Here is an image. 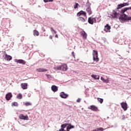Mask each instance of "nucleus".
I'll list each match as a JSON object with an SVG mask.
<instances>
[{"instance_id":"f257e3e1","label":"nucleus","mask_w":131,"mask_h":131,"mask_svg":"<svg viewBox=\"0 0 131 131\" xmlns=\"http://www.w3.org/2000/svg\"><path fill=\"white\" fill-rule=\"evenodd\" d=\"M125 13V11L121 10L119 20L121 23H124V22H126V21H130L131 20V16H128V15H126Z\"/></svg>"},{"instance_id":"f03ea898","label":"nucleus","mask_w":131,"mask_h":131,"mask_svg":"<svg viewBox=\"0 0 131 131\" xmlns=\"http://www.w3.org/2000/svg\"><path fill=\"white\" fill-rule=\"evenodd\" d=\"M54 68L55 70H62V71H67V70H68V68L66 64L55 67Z\"/></svg>"},{"instance_id":"7ed1b4c3","label":"nucleus","mask_w":131,"mask_h":131,"mask_svg":"<svg viewBox=\"0 0 131 131\" xmlns=\"http://www.w3.org/2000/svg\"><path fill=\"white\" fill-rule=\"evenodd\" d=\"M93 61L94 62H99L100 59L98 57V51L93 50Z\"/></svg>"},{"instance_id":"20e7f679","label":"nucleus","mask_w":131,"mask_h":131,"mask_svg":"<svg viewBox=\"0 0 131 131\" xmlns=\"http://www.w3.org/2000/svg\"><path fill=\"white\" fill-rule=\"evenodd\" d=\"M110 16H111L113 19H115L116 18H118V17L120 16V13H119L118 12H117L114 10H113L112 14H110Z\"/></svg>"},{"instance_id":"39448f33","label":"nucleus","mask_w":131,"mask_h":131,"mask_svg":"<svg viewBox=\"0 0 131 131\" xmlns=\"http://www.w3.org/2000/svg\"><path fill=\"white\" fill-rule=\"evenodd\" d=\"M88 22L89 24L93 25L94 23H97V19H96V18L91 16L88 18Z\"/></svg>"},{"instance_id":"423d86ee","label":"nucleus","mask_w":131,"mask_h":131,"mask_svg":"<svg viewBox=\"0 0 131 131\" xmlns=\"http://www.w3.org/2000/svg\"><path fill=\"white\" fill-rule=\"evenodd\" d=\"M59 96L60 98H61V99H67V98L69 97V95L65 93L64 92H61L60 93Z\"/></svg>"},{"instance_id":"0eeeda50","label":"nucleus","mask_w":131,"mask_h":131,"mask_svg":"<svg viewBox=\"0 0 131 131\" xmlns=\"http://www.w3.org/2000/svg\"><path fill=\"white\" fill-rule=\"evenodd\" d=\"M18 117L21 120H28L29 119L28 115H24L23 114H20Z\"/></svg>"},{"instance_id":"6e6552de","label":"nucleus","mask_w":131,"mask_h":131,"mask_svg":"<svg viewBox=\"0 0 131 131\" xmlns=\"http://www.w3.org/2000/svg\"><path fill=\"white\" fill-rule=\"evenodd\" d=\"M84 16V17H86V12L85 11H83V10H81L77 13V17H80V16Z\"/></svg>"},{"instance_id":"1a4fd4ad","label":"nucleus","mask_w":131,"mask_h":131,"mask_svg":"<svg viewBox=\"0 0 131 131\" xmlns=\"http://www.w3.org/2000/svg\"><path fill=\"white\" fill-rule=\"evenodd\" d=\"M14 62H15L16 63H17L18 64H22V65H25V64H26V62L25 61V60H24L23 59H15L14 60Z\"/></svg>"},{"instance_id":"9d476101","label":"nucleus","mask_w":131,"mask_h":131,"mask_svg":"<svg viewBox=\"0 0 131 131\" xmlns=\"http://www.w3.org/2000/svg\"><path fill=\"white\" fill-rule=\"evenodd\" d=\"M13 97V95L12 94V93L9 92L8 93L6 96H5V99L7 101H10L11 99H12V97Z\"/></svg>"},{"instance_id":"9b49d317","label":"nucleus","mask_w":131,"mask_h":131,"mask_svg":"<svg viewBox=\"0 0 131 131\" xmlns=\"http://www.w3.org/2000/svg\"><path fill=\"white\" fill-rule=\"evenodd\" d=\"M121 107H122L124 111H126V110H127V103L124 102H121Z\"/></svg>"},{"instance_id":"f8f14e48","label":"nucleus","mask_w":131,"mask_h":131,"mask_svg":"<svg viewBox=\"0 0 131 131\" xmlns=\"http://www.w3.org/2000/svg\"><path fill=\"white\" fill-rule=\"evenodd\" d=\"M111 29V26L109 25V24H107L104 26V31H105V32H110L111 31L110 30Z\"/></svg>"},{"instance_id":"ddd939ff","label":"nucleus","mask_w":131,"mask_h":131,"mask_svg":"<svg viewBox=\"0 0 131 131\" xmlns=\"http://www.w3.org/2000/svg\"><path fill=\"white\" fill-rule=\"evenodd\" d=\"M80 33L81 36H82V38H83L84 39H86V37L88 36V34H86L85 31H81L80 32Z\"/></svg>"},{"instance_id":"4468645a","label":"nucleus","mask_w":131,"mask_h":131,"mask_svg":"<svg viewBox=\"0 0 131 131\" xmlns=\"http://www.w3.org/2000/svg\"><path fill=\"white\" fill-rule=\"evenodd\" d=\"M68 125V123H63L61 125V128L59 129V131H66L64 128L67 127V126Z\"/></svg>"},{"instance_id":"2eb2a0df","label":"nucleus","mask_w":131,"mask_h":131,"mask_svg":"<svg viewBox=\"0 0 131 131\" xmlns=\"http://www.w3.org/2000/svg\"><path fill=\"white\" fill-rule=\"evenodd\" d=\"M89 109H90L91 110H92V111H95L97 112L98 110H99L98 109V107L94 105H91L90 107H88Z\"/></svg>"},{"instance_id":"dca6fc26","label":"nucleus","mask_w":131,"mask_h":131,"mask_svg":"<svg viewBox=\"0 0 131 131\" xmlns=\"http://www.w3.org/2000/svg\"><path fill=\"white\" fill-rule=\"evenodd\" d=\"M4 59L6 60V61H11V60H12V59H13V57H12V56L11 55H9L8 54H7V53H6L5 54V57L4 58Z\"/></svg>"},{"instance_id":"f3484780","label":"nucleus","mask_w":131,"mask_h":131,"mask_svg":"<svg viewBox=\"0 0 131 131\" xmlns=\"http://www.w3.org/2000/svg\"><path fill=\"white\" fill-rule=\"evenodd\" d=\"M120 5L119 4H118L117 8H116L114 10L116 11L117 13H118L119 14H120V12L121 10H122V8L120 7Z\"/></svg>"},{"instance_id":"a211bd4d","label":"nucleus","mask_w":131,"mask_h":131,"mask_svg":"<svg viewBox=\"0 0 131 131\" xmlns=\"http://www.w3.org/2000/svg\"><path fill=\"white\" fill-rule=\"evenodd\" d=\"M51 91H52V92H54V93L58 92V86L56 85H52L51 86Z\"/></svg>"},{"instance_id":"6ab92c4d","label":"nucleus","mask_w":131,"mask_h":131,"mask_svg":"<svg viewBox=\"0 0 131 131\" xmlns=\"http://www.w3.org/2000/svg\"><path fill=\"white\" fill-rule=\"evenodd\" d=\"M100 79L105 83H109V81H110V80H109V78H107L106 79H105L104 77H101Z\"/></svg>"},{"instance_id":"aec40b11","label":"nucleus","mask_w":131,"mask_h":131,"mask_svg":"<svg viewBox=\"0 0 131 131\" xmlns=\"http://www.w3.org/2000/svg\"><path fill=\"white\" fill-rule=\"evenodd\" d=\"M28 84L27 83H23L20 84L21 88L23 90H27Z\"/></svg>"},{"instance_id":"412c9836","label":"nucleus","mask_w":131,"mask_h":131,"mask_svg":"<svg viewBox=\"0 0 131 131\" xmlns=\"http://www.w3.org/2000/svg\"><path fill=\"white\" fill-rule=\"evenodd\" d=\"M119 5H120V8H124V7L129 6V3H121Z\"/></svg>"},{"instance_id":"4be33fe9","label":"nucleus","mask_w":131,"mask_h":131,"mask_svg":"<svg viewBox=\"0 0 131 131\" xmlns=\"http://www.w3.org/2000/svg\"><path fill=\"white\" fill-rule=\"evenodd\" d=\"M86 11L89 15L93 14V11H92V8L91 7H86Z\"/></svg>"},{"instance_id":"5701e85b","label":"nucleus","mask_w":131,"mask_h":131,"mask_svg":"<svg viewBox=\"0 0 131 131\" xmlns=\"http://www.w3.org/2000/svg\"><path fill=\"white\" fill-rule=\"evenodd\" d=\"M91 77L93 78V79H100V76L99 75L92 74L91 75Z\"/></svg>"},{"instance_id":"b1692460","label":"nucleus","mask_w":131,"mask_h":131,"mask_svg":"<svg viewBox=\"0 0 131 131\" xmlns=\"http://www.w3.org/2000/svg\"><path fill=\"white\" fill-rule=\"evenodd\" d=\"M37 71H38V72H46L48 71V70L46 69L39 68L37 69Z\"/></svg>"},{"instance_id":"393cba45","label":"nucleus","mask_w":131,"mask_h":131,"mask_svg":"<svg viewBox=\"0 0 131 131\" xmlns=\"http://www.w3.org/2000/svg\"><path fill=\"white\" fill-rule=\"evenodd\" d=\"M33 34H34V36H35V35L36 36H38V35H39V32H38V31H37L36 30H34Z\"/></svg>"},{"instance_id":"a878e982","label":"nucleus","mask_w":131,"mask_h":131,"mask_svg":"<svg viewBox=\"0 0 131 131\" xmlns=\"http://www.w3.org/2000/svg\"><path fill=\"white\" fill-rule=\"evenodd\" d=\"M78 21H81V22H85V19H84V18H83L81 16L78 17Z\"/></svg>"},{"instance_id":"bb28decb","label":"nucleus","mask_w":131,"mask_h":131,"mask_svg":"<svg viewBox=\"0 0 131 131\" xmlns=\"http://www.w3.org/2000/svg\"><path fill=\"white\" fill-rule=\"evenodd\" d=\"M22 98H23L22 94L19 93L18 94H17L16 96L17 99H18V100H21Z\"/></svg>"},{"instance_id":"cd10ccee","label":"nucleus","mask_w":131,"mask_h":131,"mask_svg":"<svg viewBox=\"0 0 131 131\" xmlns=\"http://www.w3.org/2000/svg\"><path fill=\"white\" fill-rule=\"evenodd\" d=\"M97 101L99 102L100 104H103V102H104V99L103 98H97Z\"/></svg>"},{"instance_id":"c85d7f7f","label":"nucleus","mask_w":131,"mask_h":131,"mask_svg":"<svg viewBox=\"0 0 131 131\" xmlns=\"http://www.w3.org/2000/svg\"><path fill=\"white\" fill-rule=\"evenodd\" d=\"M11 106H14V107H18V104L17 102H13L11 104Z\"/></svg>"},{"instance_id":"c756f323","label":"nucleus","mask_w":131,"mask_h":131,"mask_svg":"<svg viewBox=\"0 0 131 131\" xmlns=\"http://www.w3.org/2000/svg\"><path fill=\"white\" fill-rule=\"evenodd\" d=\"M86 6L87 7V8H91V6H92V4L90 3V2L89 1V0H88L86 3Z\"/></svg>"},{"instance_id":"7c9ffc66","label":"nucleus","mask_w":131,"mask_h":131,"mask_svg":"<svg viewBox=\"0 0 131 131\" xmlns=\"http://www.w3.org/2000/svg\"><path fill=\"white\" fill-rule=\"evenodd\" d=\"M23 103L27 107L28 106H31V103H30V102H26V103H24V102Z\"/></svg>"},{"instance_id":"2f4dec72","label":"nucleus","mask_w":131,"mask_h":131,"mask_svg":"<svg viewBox=\"0 0 131 131\" xmlns=\"http://www.w3.org/2000/svg\"><path fill=\"white\" fill-rule=\"evenodd\" d=\"M68 125L71 129H72V128H74L75 127L74 125H72L71 123H68Z\"/></svg>"},{"instance_id":"473e14b6","label":"nucleus","mask_w":131,"mask_h":131,"mask_svg":"<svg viewBox=\"0 0 131 131\" xmlns=\"http://www.w3.org/2000/svg\"><path fill=\"white\" fill-rule=\"evenodd\" d=\"M79 4L77 3H76L74 5V9H78V6Z\"/></svg>"},{"instance_id":"72a5a7b5","label":"nucleus","mask_w":131,"mask_h":131,"mask_svg":"<svg viewBox=\"0 0 131 131\" xmlns=\"http://www.w3.org/2000/svg\"><path fill=\"white\" fill-rule=\"evenodd\" d=\"M52 2H54V0H43L44 3H52Z\"/></svg>"},{"instance_id":"f704fd0d","label":"nucleus","mask_w":131,"mask_h":131,"mask_svg":"<svg viewBox=\"0 0 131 131\" xmlns=\"http://www.w3.org/2000/svg\"><path fill=\"white\" fill-rule=\"evenodd\" d=\"M95 18V19H97V22L99 23V22H100L101 21V19H100V18H101V16H99L98 17H94Z\"/></svg>"},{"instance_id":"c9c22d12","label":"nucleus","mask_w":131,"mask_h":131,"mask_svg":"<svg viewBox=\"0 0 131 131\" xmlns=\"http://www.w3.org/2000/svg\"><path fill=\"white\" fill-rule=\"evenodd\" d=\"M47 78H49V79H50V78H52V77H53V76L49 75V74H46V75Z\"/></svg>"},{"instance_id":"e433bc0d","label":"nucleus","mask_w":131,"mask_h":131,"mask_svg":"<svg viewBox=\"0 0 131 131\" xmlns=\"http://www.w3.org/2000/svg\"><path fill=\"white\" fill-rule=\"evenodd\" d=\"M104 128L103 127H99V128H97V130H100V131H103L104 130Z\"/></svg>"},{"instance_id":"4c0bfd02","label":"nucleus","mask_w":131,"mask_h":131,"mask_svg":"<svg viewBox=\"0 0 131 131\" xmlns=\"http://www.w3.org/2000/svg\"><path fill=\"white\" fill-rule=\"evenodd\" d=\"M77 103H80V102H81V99L80 98H78V99H77L76 100Z\"/></svg>"},{"instance_id":"58836bf2","label":"nucleus","mask_w":131,"mask_h":131,"mask_svg":"<svg viewBox=\"0 0 131 131\" xmlns=\"http://www.w3.org/2000/svg\"><path fill=\"white\" fill-rule=\"evenodd\" d=\"M126 118V117H125V116H124V115H123L122 116V120H124V119H125Z\"/></svg>"},{"instance_id":"ea45409f","label":"nucleus","mask_w":131,"mask_h":131,"mask_svg":"<svg viewBox=\"0 0 131 131\" xmlns=\"http://www.w3.org/2000/svg\"><path fill=\"white\" fill-rule=\"evenodd\" d=\"M101 38H102V40H103L104 41V42H105V41H106V40H107V39H106V38H105V37H102Z\"/></svg>"},{"instance_id":"a19ab883","label":"nucleus","mask_w":131,"mask_h":131,"mask_svg":"<svg viewBox=\"0 0 131 131\" xmlns=\"http://www.w3.org/2000/svg\"><path fill=\"white\" fill-rule=\"evenodd\" d=\"M72 56H73L74 58H75V55H74V52L73 51L72 52Z\"/></svg>"},{"instance_id":"79ce46f5","label":"nucleus","mask_w":131,"mask_h":131,"mask_svg":"<svg viewBox=\"0 0 131 131\" xmlns=\"http://www.w3.org/2000/svg\"><path fill=\"white\" fill-rule=\"evenodd\" d=\"M41 30H42L43 31V32H45V31H46V29H45V28H43V27L41 28Z\"/></svg>"},{"instance_id":"37998d69","label":"nucleus","mask_w":131,"mask_h":131,"mask_svg":"<svg viewBox=\"0 0 131 131\" xmlns=\"http://www.w3.org/2000/svg\"><path fill=\"white\" fill-rule=\"evenodd\" d=\"M50 29H51V31H52V32L53 31V32H54V31H55V30L54 29V28H53L52 27H51V28H50Z\"/></svg>"},{"instance_id":"c03bdc74","label":"nucleus","mask_w":131,"mask_h":131,"mask_svg":"<svg viewBox=\"0 0 131 131\" xmlns=\"http://www.w3.org/2000/svg\"><path fill=\"white\" fill-rule=\"evenodd\" d=\"M49 38H50V39H53V36H52L51 35H50L49 36Z\"/></svg>"},{"instance_id":"a18cd8bd","label":"nucleus","mask_w":131,"mask_h":131,"mask_svg":"<svg viewBox=\"0 0 131 131\" xmlns=\"http://www.w3.org/2000/svg\"><path fill=\"white\" fill-rule=\"evenodd\" d=\"M31 96V94H28V97H30Z\"/></svg>"},{"instance_id":"49530a36","label":"nucleus","mask_w":131,"mask_h":131,"mask_svg":"<svg viewBox=\"0 0 131 131\" xmlns=\"http://www.w3.org/2000/svg\"><path fill=\"white\" fill-rule=\"evenodd\" d=\"M55 37H56L57 38H58V34H56V35H55Z\"/></svg>"},{"instance_id":"de8ad7c7","label":"nucleus","mask_w":131,"mask_h":131,"mask_svg":"<svg viewBox=\"0 0 131 131\" xmlns=\"http://www.w3.org/2000/svg\"><path fill=\"white\" fill-rule=\"evenodd\" d=\"M54 33H55V34H56L57 33V31H56L55 30L54 31Z\"/></svg>"},{"instance_id":"09e8293b","label":"nucleus","mask_w":131,"mask_h":131,"mask_svg":"<svg viewBox=\"0 0 131 131\" xmlns=\"http://www.w3.org/2000/svg\"><path fill=\"white\" fill-rule=\"evenodd\" d=\"M92 131H98L97 129H93Z\"/></svg>"},{"instance_id":"8fccbe9b","label":"nucleus","mask_w":131,"mask_h":131,"mask_svg":"<svg viewBox=\"0 0 131 131\" xmlns=\"http://www.w3.org/2000/svg\"><path fill=\"white\" fill-rule=\"evenodd\" d=\"M29 1L30 2H33V0H29Z\"/></svg>"},{"instance_id":"3c124183","label":"nucleus","mask_w":131,"mask_h":131,"mask_svg":"<svg viewBox=\"0 0 131 131\" xmlns=\"http://www.w3.org/2000/svg\"><path fill=\"white\" fill-rule=\"evenodd\" d=\"M114 127V126L113 125H112L111 126V127Z\"/></svg>"},{"instance_id":"603ef678","label":"nucleus","mask_w":131,"mask_h":131,"mask_svg":"<svg viewBox=\"0 0 131 131\" xmlns=\"http://www.w3.org/2000/svg\"><path fill=\"white\" fill-rule=\"evenodd\" d=\"M38 8H40V6L39 5V6H38Z\"/></svg>"},{"instance_id":"864d4df0","label":"nucleus","mask_w":131,"mask_h":131,"mask_svg":"<svg viewBox=\"0 0 131 131\" xmlns=\"http://www.w3.org/2000/svg\"><path fill=\"white\" fill-rule=\"evenodd\" d=\"M107 119H108V118H109V117H107Z\"/></svg>"},{"instance_id":"5fc2aeb1","label":"nucleus","mask_w":131,"mask_h":131,"mask_svg":"<svg viewBox=\"0 0 131 131\" xmlns=\"http://www.w3.org/2000/svg\"><path fill=\"white\" fill-rule=\"evenodd\" d=\"M129 80H131V78H129Z\"/></svg>"},{"instance_id":"6e6d98bb","label":"nucleus","mask_w":131,"mask_h":131,"mask_svg":"<svg viewBox=\"0 0 131 131\" xmlns=\"http://www.w3.org/2000/svg\"><path fill=\"white\" fill-rule=\"evenodd\" d=\"M91 64H94V62L91 63Z\"/></svg>"},{"instance_id":"4d7b16f0","label":"nucleus","mask_w":131,"mask_h":131,"mask_svg":"<svg viewBox=\"0 0 131 131\" xmlns=\"http://www.w3.org/2000/svg\"><path fill=\"white\" fill-rule=\"evenodd\" d=\"M67 122H69V121H67Z\"/></svg>"},{"instance_id":"13d9d810","label":"nucleus","mask_w":131,"mask_h":131,"mask_svg":"<svg viewBox=\"0 0 131 131\" xmlns=\"http://www.w3.org/2000/svg\"><path fill=\"white\" fill-rule=\"evenodd\" d=\"M43 56L45 57V55L43 54Z\"/></svg>"},{"instance_id":"bf43d9fd","label":"nucleus","mask_w":131,"mask_h":131,"mask_svg":"<svg viewBox=\"0 0 131 131\" xmlns=\"http://www.w3.org/2000/svg\"><path fill=\"white\" fill-rule=\"evenodd\" d=\"M4 65H7V64H4Z\"/></svg>"}]
</instances>
